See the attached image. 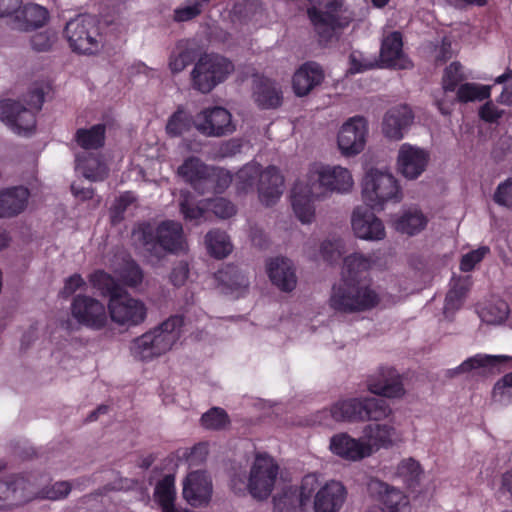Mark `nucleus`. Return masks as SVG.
I'll list each match as a JSON object with an SVG mask.
<instances>
[{
  "label": "nucleus",
  "instance_id": "052dcab7",
  "mask_svg": "<svg viewBox=\"0 0 512 512\" xmlns=\"http://www.w3.org/2000/svg\"><path fill=\"white\" fill-rule=\"evenodd\" d=\"M83 175L89 180L100 181L106 177L107 169L98 159H92L83 166Z\"/></svg>",
  "mask_w": 512,
  "mask_h": 512
},
{
  "label": "nucleus",
  "instance_id": "f03ea898",
  "mask_svg": "<svg viewBox=\"0 0 512 512\" xmlns=\"http://www.w3.org/2000/svg\"><path fill=\"white\" fill-rule=\"evenodd\" d=\"M369 256L353 253L344 259L341 279L332 287L329 304L332 309L343 313L368 311L375 308L379 295L366 282L367 272L371 268Z\"/></svg>",
  "mask_w": 512,
  "mask_h": 512
},
{
  "label": "nucleus",
  "instance_id": "c85d7f7f",
  "mask_svg": "<svg viewBox=\"0 0 512 512\" xmlns=\"http://www.w3.org/2000/svg\"><path fill=\"white\" fill-rule=\"evenodd\" d=\"M48 19V10L34 3L24 5L18 10V13L15 16L17 28L23 31L42 27Z\"/></svg>",
  "mask_w": 512,
  "mask_h": 512
},
{
  "label": "nucleus",
  "instance_id": "bf43d9fd",
  "mask_svg": "<svg viewBox=\"0 0 512 512\" xmlns=\"http://www.w3.org/2000/svg\"><path fill=\"white\" fill-rule=\"evenodd\" d=\"M341 248L340 240H325L321 243L320 253L326 262L333 263L341 257Z\"/></svg>",
  "mask_w": 512,
  "mask_h": 512
},
{
  "label": "nucleus",
  "instance_id": "a19ab883",
  "mask_svg": "<svg viewBox=\"0 0 512 512\" xmlns=\"http://www.w3.org/2000/svg\"><path fill=\"white\" fill-rule=\"evenodd\" d=\"M193 125L195 126V120L192 115L178 107L168 119L166 132L171 137H178L188 132Z\"/></svg>",
  "mask_w": 512,
  "mask_h": 512
},
{
  "label": "nucleus",
  "instance_id": "ea45409f",
  "mask_svg": "<svg viewBox=\"0 0 512 512\" xmlns=\"http://www.w3.org/2000/svg\"><path fill=\"white\" fill-rule=\"evenodd\" d=\"M470 280L468 277L452 278L451 288L446 294L444 309L445 311H454L461 307L466 293L469 290Z\"/></svg>",
  "mask_w": 512,
  "mask_h": 512
},
{
  "label": "nucleus",
  "instance_id": "4be33fe9",
  "mask_svg": "<svg viewBox=\"0 0 512 512\" xmlns=\"http://www.w3.org/2000/svg\"><path fill=\"white\" fill-rule=\"evenodd\" d=\"M428 160L426 151L405 143L398 153V170L405 178L416 179L424 172Z\"/></svg>",
  "mask_w": 512,
  "mask_h": 512
},
{
  "label": "nucleus",
  "instance_id": "f704fd0d",
  "mask_svg": "<svg viewBox=\"0 0 512 512\" xmlns=\"http://www.w3.org/2000/svg\"><path fill=\"white\" fill-rule=\"evenodd\" d=\"M427 218L417 209L405 211L394 220V228L401 233L415 235L422 231L427 225Z\"/></svg>",
  "mask_w": 512,
  "mask_h": 512
},
{
  "label": "nucleus",
  "instance_id": "a18cd8bd",
  "mask_svg": "<svg viewBox=\"0 0 512 512\" xmlns=\"http://www.w3.org/2000/svg\"><path fill=\"white\" fill-rule=\"evenodd\" d=\"M491 95V87L476 83H464L457 89V100L461 103L483 101Z\"/></svg>",
  "mask_w": 512,
  "mask_h": 512
},
{
  "label": "nucleus",
  "instance_id": "49530a36",
  "mask_svg": "<svg viewBox=\"0 0 512 512\" xmlns=\"http://www.w3.org/2000/svg\"><path fill=\"white\" fill-rule=\"evenodd\" d=\"M274 508L278 512H290V510L300 507V499L297 496V487L289 486L273 497Z\"/></svg>",
  "mask_w": 512,
  "mask_h": 512
},
{
  "label": "nucleus",
  "instance_id": "39448f33",
  "mask_svg": "<svg viewBox=\"0 0 512 512\" xmlns=\"http://www.w3.org/2000/svg\"><path fill=\"white\" fill-rule=\"evenodd\" d=\"M390 413L391 409L384 399L352 397L337 400L329 410L321 411L320 415H329L335 422L356 423L367 420L379 421Z\"/></svg>",
  "mask_w": 512,
  "mask_h": 512
},
{
  "label": "nucleus",
  "instance_id": "338daca9",
  "mask_svg": "<svg viewBox=\"0 0 512 512\" xmlns=\"http://www.w3.org/2000/svg\"><path fill=\"white\" fill-rule=\"evenodd\" d=\"M189 275V267L186 262H179L173 267L170 273V282L175 287H180L185 284Z\"/></svg>",
  "mask_w": 512,
  "mask_h": 512
},
{
  "label": "nucleus",
  "instance_id": "8fccbe9b",
  "mask_svg": "<svg viewBox=\"0 0 512 512\" xmlns=\"http://www.w3.org/2000/svg\"><path fill=\"white\" fill-rule=\"evenodd\" d=\"M464 79L462 66L459 62H452L444 70L442 86L445 92H454Z\"/></svg>",
  "mask_w": 512,
  "mask_h": 512
},
{
  "label": "nucleus",
  "instance_id": "864d4df0",
  "mask_svg": "<svg viewBox=\"0 0 512 512\" xmlns=\"http://www.w3.org/2000/svg\"><path fill=\"white\" fill-rule=\"evenodd\" d=\"M207 208H210L217 217L222 219L230 218L236 214L235 205L222 197L209 200Z\"/></svg>",
  "mask_w": 512,
  "mask_h": 512
},
{
  "label": "nucleus",
  "instance_id": "c756f323",
  "mask_svg": "<svg viewBox=\"0 0 512 512\" xmlns=\"http://www.w3.org/2000/svg\"><path fill=\"white\" fill-rule=\"evenodd\" d=\"M27 480L21 475H11L5 480H0V509H5L24 498L23 490L26 489Z\"/></svg>",
  "mask_w": 512,
  "mask_h": 512
},
{
  "label": "nucleus",
  "instance_id": "6e6d98bb",
  "mask_svg": "<svg viewBox=\"0 0 512 512\" xmlns=\"http://www.w3.org/2000/svg\"><path fill=\"white\" fill-rule=\"evenodd\" d=\"M490 252L489 247L481 246L476 250H472L462 256L460 261V270L463 272H470L474 269L476 264L481 262L483 258Z\"/></svg>",
  "mask_w": 512,
  "mask_h": 512
},
{
  "label": "nucleus",
  "instance_id": "72a5a7b5",
  "mask_svg": "<svg viewBox=\"0 0 512 512\" xmlns=\"http://www.w3.org/2000/svg\"><path fill=\"white\" fill-rule=\"evenodd\" d=\"M106 127L104 124H96L89 129L80 128L76 131L74 139L85 150H97L105 144Z\"/></svg>",
  "mask_w": 512,
  "mask_h": 512
},
{
  "label": "nucleus",
  "instance_id": "e433bc0d",
  "mask_svg": "<svg viewBox=\"0 0 512 512\" xmlns=\"http://www.w3.org/2000/svg\"><path fill=\"white\" fill-rule=\"evenodd\" d=\"M154 499L161 507L162 512L175 507L176 489L175 477L165 475L155 486Z\"/></svg>",
  "mask_w": 512,
  "mask_h": 512
},
{
  "label": "nucleus",
  "instance_id": "dca6fc26",
  "mask_svg": "<svg viewBox=\"0 0 512 512\" xmlns=\"http://www.w3.org/2000/svg\"><path fill=\"white\" fill-rule=\"evenodd\" d=\"M368 128L366 120L361 116H355L346 121L338 133V147L345 156H353L360 153L366 144Z\"/></svg>",
  "mask_w": 512,
  "mask_h": 512
},
{
  "label": "nucleus",
  "instance_id": "58836bf2",
  "mask_svg": "<svg viewBox=\"0 0 512 512\" xmlns=\"http://www.w3.org/2000/svg\"><path fill=\"white\" fill-rule=\"evenodd\" d=\"M205 243L209 254L217 259L227 257L232 251L228 235L217 229L211 230L206 234Z\"/></svg>",
  "mask_w": 512,
  "mask_h": 512
},
{
  "label": "nucleus",
  "instance_id": "f257e3e1",
  "mask_svg": "<svg viewBox=\"0 0 512 512\" xmlns=\"http://www.w3.org/2000/svg\"><path fill=\"white\" fill-rule=\"evenodd\" d=\"M353 178L347 168L314 163L309 167L305 181H296L291 190V205L302 223H311L315 217V200L332 193H347L353 187Z\"/></svg>",
  "mask_w": 512,
  "mask_h": 512
},
{
  "label": "nucleus",
  "instance_id": "aec40b11",
  "mask_svg": "<svg viewBox=\"0 0 512 512\" xmlns=\"http://www.w3.org/2000/svg\"><path fill=\"white\" fill-rule=\"evenodd\" d=\"M367 387L371 393L386 398H399L405 392L401 376L389 367H381L377 376L368 379Z\"/></svg>",
  "mask_w": 512,
  "mask_h": 512
},
{
  "label": "nucleus",
  "instance_id": "cd10ccee",
  "mask_svg": "<svg viewBox=\"0 0 512 512\" xmlns=\"http://www.w3.org/2000/svg\"><path fill=\"white\" fill-rule=\"evenodd\" d=\"M253 97L261 109H276L283 101L282 91L269 78L260 77L255 80Z\"/></svg>",
  "mask_w": 512,
  "mask_h": 512
},
{
  "label": "nucleus",
  "instance_id": "e2e57ef3",
  "mask_svg": "<svg viewBox=\"0 0 512 512\" xmlns=\"http://www.w3.org/2000/svg\"><path fill=\"white\" fill-rule=\"evenodd\" d=\"M86 286L85 280L78 273H75L65 280L64 286L60 291L62 298L72 296L77 290L83 289Z\"/></svg>",
  "mask_w": 512,
  "mask_h": 512
},
{
  "label": "nucleus",
  "instance_id": "37998d69",
  "mask_svg": "<svg viewBox=\"0 0 512 512\" xmlns=\"http://www.w3.org/2000/svg\"><path fill=\"white\" fill-rule=\"evenodd\" d=\"M423 473L421 465L413 458L403 459L397 466L396 474L408 488H414L419 484Z\"/></svg>",
  "mask_w": 512,
  "mask_h": 512
},
{
  "label": "nucleus",
  "instance_id": "79ce46f5",
  "mask_svg": "<svg viewBox=\"0 0 512 512\" xmlns=\"http://www.w3.org/2000/svg\"><path fill=\"white\" fill-rule=\"evenodd\" d=\"M211 0H185L182 6L173 12V20L177 23L191 21L200 16Z\"/></svg>",
  "mask_w": 512,
  "mask_h": 512
},
{
  "label": "nucleus",
  "instance_id": "2eb2a0df",
  "mask_svg": "<svg viewBox=\"0 0 512 512\" xmlns=\"http://www.w3.org/2000/svg\"><path fill=\"white\" fill-rule=\"evenodd\" d=\"M0 119L18 135H30L36 128L35 111L11 99L0 102Z\"/></svg>",
  "mask_w": 512,
  "mask_h": 512
},
{
  "label": "nucleus",
  "instance_id": "9d476101",
  "mask_svg": "<svg viewBox=\"0 0 512 512\" xmlns=\"http://www.w3.org/2000/svg\"><path fill=\"white\" fill-rule=\"evenodd\" d=\"M362 198L371 210L380 211L388 201L399 202L402 193L393 175L372 169L363 179Z\"/></svg>",
  "mask_w": 512,
  "mask_h": 512
},
{
  "label": "nucleus",
  "instance_id": "5fc2aeb1",
  "mask_svg": "<svg viewBox=\"0 0 512 512\" xmlns=\"http://www.w3.org/2000/svg\"><path fill=\"white\" fill-rule=\"evenodd\" d=\"M71 484L68 481H58L40 491V497L49 500H59L68 496L71 491Z\"/></svg>",
  "mask_w": 512,
  "mask_h": 512
},
{
  "label": "nucleus",
  "instance_id": "4d7b16f0",
  "mask_svg": "<svg viewBox=\"0 0 512 512\" xmlns=\"http://www.w3.org/2000/svg\"><path fill=\"white\" fill-rule=\"evenodd\" d=\"M56 39L57 36L54 32L43 31L34 34L31 37L30 42L33 50L38 52H45L51 49Z\"/></svg>",
  "mask_w": 512,
  "mask_h": 512
},
{
  "label": "nucleus",
  "instance_id": "393cba45",
  "mask_svg": "<svg viewBox=\"0 0 512 512\" xmlns=\"http://www.w3.org/2000/svg\"><path fill=\"white\" fill-rule=\"evenodd\" d=\"M324 80L322 67L314 61L303 63L294 73L292 88L295 95L303 97L308 95L315 87Z\"/></svg>",
  "mask_w": 512,
  "mask_h": 512
},
{
  "label": "nucleus",
  "instance_id": "bb28decb",
  "mask_svg": "<svg viewBox=\"0 0 512 512\" xmlns=\"http://www.w3.org/2000/svg\"><path fill=\"white\" fill-rule=\"evenodd\" d=\"M29 190L23 186L11 187L0 192V218L17 216L27 206Z\"/></svg>",
  "mask_w": 512,
  "mask_h": 512
},
{
  "label": "nucleus",
  "instance_id": "4468645a",
  "mask_svg": "<svg viewBox=\"0 0 512 512\" xmlns=\"http://www.w3.org/2000/svg\"><path fill=\"white\" fill-rule=\"evenodd\" d=\"M195 128L207 137H222L232 134L236 129L231 113L220 106L209 107L198 113Z\"/></svg>",
  "mask_w": 512,
  "mask_h": 512
},
{
  "label": "nucleus",
  "instance_id": "5701e85b",
  "mask_svg": "<svg viewBox=\"0 0 512 512\" xmlns=\"http://www.w3.org/2000/svg\"><path fill=\"white\" fill-rule=\"evenodd\" d=\"M352 228L358 238L381 240L385 237L382 221L368 208L357 207L352 215Z\"/></svg>",
  "mask_w": 512,
  "mask_h": 512
},
{
  "label": "nucleus",
  "instance_id": "69168bd1",
  "mask_svg": "<svg viewBox=\"0 0 512 512\" xmlns=\"http://www.w3.org/2000/svg\"><path fill=\"white\" fill-rule=\"evenodd\" d=\"M25 101L32 111L37 113L41 110L43 103L45 101V91L43 87H34L27 93L25 97Z\"/></svg>",
  "mask_w": 512,
  "mask_h": 512
},
{
  "label": "nucleus",
  "instance_id": "de8ad7c7",
  "mask_svg": "<svg viewBox=\"0 0 512 512\" xmlns=\"http://www.w3.org/2000/svg\"><path fill=\"white\" fill-rule=\"evenodd\" d=\"M229 423L226 411L219 407H213L201 417V424L207 429L220 430Z\"/></svg>",
  "mask_w": 512,
  "mask_h": 512
},
{
  "label": "nucleus",
  "instance_id": "a878e982",
  "mask_svg": "<svg viewBox=\"0 0 512 512\" xmlns=\"http://www.w3.org/2000/svg\"><path fill=\"white\" fill-rule=\"evenodd\" d=\"M267 273L271 282L284 292H290L296 287L295 270L292 262L287 258L270 259L267 263Z\"/></svg>",
  "mask_w": 512,
  "mask_h": 512
},
{
  "label": "nucleus",
  "instance_id": "09e8293b",
  "mask_svg": "<svg viewBox=\"0 0 512 512\" xmlns=\"http://www.w3.org/2000/svg\"><path fill=\"white\" fill-rule=\"evenodd\" d=\"M119 276L129 287H137L142 283L144 277L141 267L134 260L125 262L120 269Z\"/></svg>",
  "mask_w": 512,
  "mask_h": 512
},
{
  "label": "nucleus",
  "instance_id": "7ed1b4c3",
  "mask_svg": "<svg viewBox=\"0 0 512 512\" xmlns=\"http://www.w3.org/2000/svg\"><path fill=\"white\" fill-rule=\"evenodd\" d=\"M133 233L144 249L157 258L185 250L183 227L181 223L173 220L162 221L157 226L150 222H142Z\"/></svg>",
  "mask_w": 512,
  "mask_h": 512
},
{
  "label": "nucleus",
  "instance_id": "473e14b6",
  "mask_svg": "<svg viewBox=\"0 0 512 512\" xmlns=\"http://www.w3.org/2000/svg\"><path fill=\"white\" fill-rule=\"evenodd\" d=\"M363 440L373 447V453L381 447L392 445L395 429L387 424H369L363 430Z\"/></svg>",
  "mask_w": 512,
  "mask_h": 512
},
{
  "label": "nucleus",
  "instance_id": "774afa93",
  "mask_svg": "<svg viewBox=\"0 0 512 512\" xmlns=\"http://www.w3.org/2000/svg\"><path fill=\"white\" fill-rule=\"evenodd\" d=\"M232 182V176L224 168L215 167V194H221Z\"/></svg>",
  "mask_w": 512,
  "mask_h": 512
},
{
  "label": "nucleus",
  "instance_id": "c03bdc74",
  "mask_svg": "<svg viewBox=\"0 0 512 512\" xmlns=\"http://www.w3.org/2000/svg\"><path fill=\"white\" fill-rule=\"evenodd\" d=\"M90 282L96 289L100 290L103 295L112 299L120 295L123 290L117 284L115 279L103 270H97L90 275Z\"/></svg>",
  "mask_w": 512,
  "mask_h": 512
},
{
  "label": "nucleus",
  "instance_id": "6e6552de",
  "mask_svg": "<svg viewBox=\"0 0 512 512\" xmlns=\"http://www.w3.org/2000/svg\"><path fill=\"white\" fill-rule=\"evenodd\" d=\"M64 35L71 50L79 55H96L103 46L96 17L82 14L66 23Z\"/></svg>",
  "mask_w": 512,
  "mask_h": 512
},
{
  "label": "nucleus",
  "instance_id": "9b49d317",
  "mask_svg": "<svg viewBox=\"0 0 512 512\" xmlns=\"http://www.w3.org/2000/svg\"><path fill=\"white\" fill-rule=\"evenodd\" d=\"M279 466L267 454H257L250 470L248 489L259 500L267 499L276 482Z\"/></svg>",
  "mask_w": 512,
  "mask_h": 512
},
{
  "label": "nucleus",
  "instance_id": "1a4fd4ad",
  "mask_svg": "<svg viewBox=\"0 0 512 512\" xmlns=\"http://www.w3.org/2000/svg\"><path fill=\"white\" fill-rule=\"evenodd\" d=\"M307 17L317 35L329 40L335 30L346 27L350 19L343 16L345 0H307Z\"/></svg>",
  "mask_w": 512,
  "mask_h": 512
},
{
  "label": "nucleus",
  "instance_id": "f8f14e48",
  "mask_svg": "<svg viewBox=\"0 0 512 512\" xmlns=\"http://www.w3.org/2000/svg\"><path fill=\"white\" fill-rule=\"evenodd\" d=\"M108 310L112 321L122 326L140 325L147 317L146 305L124 291L109 299Z\"/></svg>",
  "mask_w": 512,
  "mask_h": 512
},
{
  "label": "nucleus",
  "instance_id": "7c9ffc66",
  "mask_svg": "<svg viewBox=\"0 0 512 512\" xmlns=\"http://www.w3.org/2000/svg\"><path fill=\"white\" fill-rule=\"evenodd\" d=\"M380 57L381 61L387 67L403 68V66L399 64L403 57V40L402 34L399 31H394L383 39Z\"/></svg>",
  "mask_w": 512,
  "mask_h": 512
},
{
  "label": "nucleus",
  "instance_id": "6ab92c4d",
  "mask_svg": "<svg viewBox=\"0 0 512 512\" xmlns=\"http://www.w3.org/2000/svg\"><path fill=\"white\" fill-rule=\"evenodd\" d=\"M368 490L388 512L410 511L409 499L400 489L379 479H372L368 484Z\"/></svg>",
  "mask_w": 512,
  "mask_h": 512
},
{
  "label": "nucleus",
  "instance_id": "0eeeda50",
  "mask_svg": "<svg viewBox=\"0 0 512 512\" xmlns=\"http://www.w3.org/2000/svg\"><path fill=\"white\" fill-rule=\"evenodd\" d=\"M235 66L228 58L205 53L196 61L191 71V85L203 94L210 93L217 85L223 83L234 72Z\"/></svg>",
  "mask_w": 512,
  "mask_h": 512
},
{
  "label": "nucleus",
  "instance_id": "13d9d810",
  "mask_svg": "<svg viewBox=\"0 0 512 512\" xmlns=\"http://www.w3.org/2000/svg\"><path fill=\"white\" fill-rule=\"evenodd\" d=\"M493 200L500 206L512 207V176L498 185Z\"/></svg>",
  "mask_w": 512,
  "mask_h": 512
},
{
  "label": "nucleus",
  "instance_id": "c9c22d12",
  "mask_svg": "<svg viewBox=\"0 0 512 512\" xmlns=\"http://www.w3.org/2000/svg\"><path fill=\"white\" fill-rule=\"evenodd\" d=\"M208 167L209 165L205 164L198 157L191 156L184 160L178 167L177 172L195 190L205 172L208 171Z\"/></svg>",
  "mask_w": 512,
  "mask_h": 512
},
{
  "label": "nucleus",
  "instance_id": "603ef678",
  "mask_svg": "<svg viewBox=\"0 0 512 512\" xmlns=\"http://www.w3.org/2000/svg\"><path fill=\"white\" fill-rule=\"evenodd\" d=\"M508 314L509 307L507 303L499 301L483 311V320L490 324H500L507 319Z\"/></svg>",
  "mask_w": 512,
  "mask_h": 512
},
{
  "label": "nucleus",
  "instance_id": "a211bd4d",
  "mask_svg": "<svg viewBox=\"0 0 512 512\" xmlns=\"http://www.w3.org/2000/svg\"><path fill=\"white\" fill-rule=\"evenodd\" d=\"M212 496V481L204 471L190 472L183 483V497L194 507L207 505Z\"/></svg>",
  "mask_w": 512,
  "mask_h": 512
},
{
  "label": "nucleus",
  "instance_id": "0e129e2a",
  "mask_svg": "<svg viewBox=\"0 0 512 512\" xmlns=\"http://www.w3.org/2000/svg\"><path fill=\"white\" fill-rule=\"evenodd\" d=\"M195 191L201 195L215 194V166H209Z\"/></svg>",
  "mask_w": 512,
  "mask_h": 512
},
{
  "label": "nucleus",
  "instance_id": "3c124183",
  "mask_svg": "<svg viewBox=\"0 0 512 512\" xmlns=\"http://www.w3.org/2000/svg\"><path fill=\"white\" fill-rule=\"evenodd\" d=\"M319 487L318 478L315 474H307L302 480L300 487H297V496L300 499V508L310 503L312 496Z\"/></svg>",
  "mask_w": 512,
  "mask_h": 512
},
{
  "label": "nucleus",
  "instance_id": "412c9836",
  "mask_svg": "<svg viewBox=\"0 0 512 512\" xmlns=\"http://www.w3.org/2000/svg\"><path fill=\"white\" fill-rule=\"evenodd\" d=\"M413 120V111L407 104L394 106L384 115L382 122L383 134L391 140H401Z\"/></svg>",
  "mask_w": 512,
  "mask_h": 512
},
{
  "label": "nucleus",
  "instance_id": "680f3d73",
  "mask_svg": "<svg viewBox=\"0 0 512 512\" xmlns=\"http://www.w3.org/2000/svg\"><path fill=\"white\" fill-rule=\"evenodd\" d=\"M180 211L184 216L185 220H200L204 217L205 208L199 205H193L189 199V197H183L180 202Z\"/></svg>",
  "mask_w": 512,
  "mask_h": 512
},
{
  "label": "nucleus",
  "instance_id": "423d86ee",
  "mask_svg": "<svg viewBox=\"0 0 512 512\" xmlns=\"http://www.w3.org/2000/svg\"><path fill=\"white\" fill-rule=\"evenodd\" d=\"M183 320L171 316L156 328L135 338L130 346L132 356L140 361H149L169 351L179 339Z\"/></svg>",
  "mask_w": 512,
  "mask_h": 512
},
{
  "label": "nucleus",
  "instance_id": "ddd939ff",
  "mask_svg": "<svg viewBox=\"0 0 512 512\" xmlns=\"http://www.w3.org/2000/svg\"><path fill=\"white\" fill-rule=\"evenodd\" d=\"M71 314L79 324L92 330L103 329L108 320L104 304L93 297L82 294L73 298Z\"/></svg>",
  "mask_w": 512,
  "mask_h": 512
},
{
  "label": "nucleus",
  "instance_id": "b1692460",
  "mask_svg": "<svg viewBox=\"0 0 512 512\" xmlns=\"http://www.w3.org/2000/svg\"><path fill=\"white\" fill-rule=\"evenodd\" d=\"M347 496L345 486L339 481H329L314 496V512H339Z\"/></svg>",
  "mask_w": 512,
  "mask_h": 512
},
{
  "label": "nucleus",
  "instance_id": "4c0bfd02",
  "mask_svg": "<svg viewBox=\"0 0 512 512\" xmlns=\"http://www.w3.org/2000/svg\"><path fill=\"white\" fill-rule=\"evenodd\" d=\"M506 356H494L486 354H476L467 358L457 368L452 371V375L464 372H470L478 368H494L506 362Z\"/></svg>",
  "mask_w": 512,
  "mask_h": 512
},
{
  "label": "nucleus",
  "instance_id": "20e7f679",
  "mask_svg": "<svg viewBox=\"0 0 512 512\" xmlns=\"http://www.w3.org/2000/svg\"><path fill=\"white\" fill-rule=\"evenodd\" d=\"M236 181L238 190L244 193L257 186L259 199L267 207L274 205L283 193L284 177L273 165L262 170L257 162L247 163L236 173Z\"/></svg>",
  "mask_w": 512,
  "mask_h": 512
},
{
  "label": "nucleus",
  "instance_id": "2f4dec72",
  "mask_svg": "<svg viewBox=\"0 0 512 512\" xmlns=\"http://www.w3.org/2000/svg\"><path fill=\"white\" fill-rule=\"evenodd\" d=\"M197 49L189 40L179 41L169 57V68L173 74L183 71L197 58Z\"/></svg>",
  "mask_w": 512,
  "mask_h": 512
},
{
  "label": "nucleus",
  "instance_id": "f3484780",
  "mask_svg": "<svg viewBox=\"0 0 512 512\" xmlns=\"http://www.w3.org/2000/svg\"><path fill=\"white\" fill-rule=\"evenodd\" d=\"M329 449L341 459L356 462L373 454V447L362 438L356 439L347 432L334 434L330 438Z\"/></svg>",
  "mask_w": 512,
  "mask_h": 512
}]
</instances>
